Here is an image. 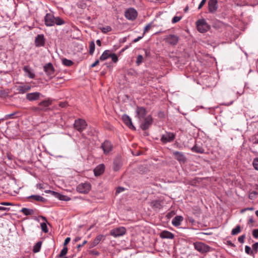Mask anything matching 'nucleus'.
<instances>
[{"mask_svg":"<svg viewBox=\"0 0 258 258\" xmlns=\"http://www.w3.org/2000/svg\"><path fill=\"white\" fill-rule=\"evenodd\" d=\"M110 57L111 58L112 60L114 62H116L117 61V60H118V57H117V55L115 53L111 54V55H110Z\"/></svg>","mask_w":258,"mask_h":258,"instance_id":"nucleus-45","label":"nucleus"},{"mask_svg":"<svg viewBox=\"0 0 258 258\" xmlns=\"http://www.w3.org/2000/svg\"><path fill=\"white\" fill-rule=\"evenodd\" d=\"M245 252L250 255H253V250L251 249V248L249 246H245Z\"/></svg>","mask_w":258,"mask_h":258,"instance_id":"nucleus-41","label":"nucleus"},{"mask_svg":"<svg viewBox=\"0 0 258 258\" xmlns=\"http://www.w3.org/2000/svg\"><path fill=\"white\" fill-rule=\"evenodd\" d=\"M252 235L255 238H258V229H254L252 231Z\"/></svg>","mask_w":258,"mask_h":258,"instance_id":"nucleus-50","label":"nucleus"},{"mask_svg":"<svg viewBox=\"0 0 258 258\" xmlns=\"http://www.w3.org/2000/svg\"><path fill=\"white\" fill-rule=\"evenodd\" d=\"M144 34H143L142 36L138 37L137 38H135V39H134V40L133 41V42L136 43V42L139 41L140 40H141L144 37Z\"/></svg>","mask_w":258,"mask_h":258,"instance_id":"nucleus-55","label":"nucleus"},{"mask_svg":"<svg viewBox=\"0 0 258 258\" xmlns=\"http://www.w3.org/2000/svg\"><path fill=\"white\" fill-rule=\"evenodd\" d=\"M100 29L103 33H106L107 32H110L112 30L111 27L109 26H107L105 27L100 28Z\"/></svg>","mask_w":258,"mask_h":258,"instance_id":"nucleus-39","label":"nucleus"},{"mask_svg":"<svg viewBox=\"0 0 258 258\" xmlns=\"http://www.w3.org/2000/svg\"><path fill=\"white\" fill-rule=\"evenodd\" d=\"M252 164L255 170H258V158L254 159Z\"/></svg>","mask_w":258,"mask_h":258,"instance_id":"nucleus-43","label":"nucleus"},{"mask_svg":"<svg viewBox=\"0 0 258 258\" xmlns=\"http://www.w3.org/2000/svg\"><path fill=\"white\" fill-rule=\"evenodd\" d=\"M91 184L89 182H85L79 184L77 186V191L81 194H87L91 189Z\"/></svg>","mask_w":258,"mask_h":258,"instance_id":"nucleus-6","label":"nucleus"},{"mask_svg":"<svg viewBox=\"0 0 258 258\" xmlns=\"http://www.w3.org/2000/svg\"><path fill=\"white\" fill-rule=\"evenodd\" d=\"M51 104V101L49 100H45L40 102L38 105L40 106L41 108H43V110L44 108L48 107Z\"/></svg>","mask_w":258,"mask_h":258,"instance_id":"nucleus-29","label":"nucleus"},{"mask_svg":"<svg viewBox=\"0 0 258 258\" xmlns=\"http://www.w3.org/2000/svg\"><path fill=\"white\" fill-rule=\"evenodd\" d=\"M105 170V165L100 164L97 166L94 169V173L95 176H99L103 173Z\"/></svg>","mask_w":258,"mask_h":258,"instance_id":"nucleus-21","label":"nucleus"},{"mask_svg":"<svg viewBox=\"0 0 258 258\" xmlns=\"http://www.w3.org/2000/svg\"><path fill=\"white\" fill-rule=\"evenodd\" d=\"M124 190L123 187H118L116 190V192H120Z\"/></svg>","mask_w":258,"mask_h":258,"instance_id":"nucleus-60","label":"nucleus"},{"mask_svg":"<svg viewBox=\"0 0 258 258\" xmlns=\"http://www.w3.org/2000/svg\"><path fill=\"white\" fill-rule=\"evenodd\" d=\"M23 71L27 74V76L29 78L31 79H33L35 78V74L32 71H31L30 68L28 66H25L23 68Z\"/></svg>","mask_w":258,"mask_h":258,"instance_id":"nucleus-25","label":"nucleus"},{"mask_svg":"<svg viewBox=\"0 0 258 258\" xmlns=\"http://www.w3.org/2000/svg\"><path fill=\"white\" fill-rule=\"evenodd\" d=\"M136 116L139 119L141 120L145 118L147 114L146 109L143 106H137L136 109Z\"/></svg>","mask_w":258,"mask_h":258,"instance_id":"nucleus-10","label":"nucleus"},{"mask_svg":"<svg viewBox=\"0 0 258 258\" xmlns=\"http://www.w3.org/2000/svg\"><path fill=\"white\" fill-rule=\"evenodd\" d=\"M87 126V123L86 121L81 118L75 120L74 123V128L80 133L86 129Z\"/></svg>","mask_w":258,"mask_h":258,"instance_id":"nucleus-3","label":"nucleus"},{"mask_svg":"<svg viewBox=\"0 0 258 258\" xmlns=\"http://www.w3.org/2000/svg\"><path fill=\"white\" fill-rule=\"evenodd\" d=\"M68 248L66 246H64L63 248L61 249L60 253L58 255L57 257L59 258L63 257L64 255H66L68 252Z\"/></svg>","mask_w":258,"mask_h":258,"instance_id":"nucleus-37","label":"nucleus"},{"mask_svg":"<svg viewBox=\"0 0 258 258\" xmlns=\"http://www.w3.org/2000/svg\"><path fill=\"white\" fill-rule=\"evenodd\" d=\"M138 16L137 11L134 8H129L126 10L124 13L125 17L130 20H134Z\"/></svg>","mask_w":258,"mask_h":258,"instance_id":"nucleus-8","label":"nucleus"},{"mask_svg":"<svg viewBox=\"0 0 258 258\" xmlns=\"http://www.w3.org/2000/svg\"><path fill=\"white\" fill-rule=\"evenodd\" d=\"M181 19V17L179 16H175L173 18L172 20V23H176L178 22H179Z\"/></svg>","mask_w":258,"mask_h":258,"instance_id":"nucleus-47","label":"nucleus"},{"mask_svg":"<svg viewBox=\"0 0 258 258\" xmlns=\"http://www.w3.org/2000/svg\"><path fill=\"white\" fill-rule=\"evenodd\" d=\"M87 243V240H84L83 241V242L82 243V244H78L77 246V248H78L79 249H80V248H81V247L83 246L85 244H86Z\"/></svg>","mask_w":258,"mask_h":258,"instance_id":"nucleus-57","label":"nucleus"},{"mask_svg":"<svg viewBox=\"0 0 258 258\" xmlns=\"http://www.w3.org/2000/svg\"><path fill=\"white\" fill-rule=\"evenodd\" d=\"M245 238V235H241L240 236H239L238 238V241L241 243H243L244 241V239Z\"/></svg>","mask_w":258,"mask_h":258,"instance_id":"nucleus-51","label":"nucleus"},{"mask_svg":"<svg viewBox=\"0 0 258 258\" xmlns=\"http://www.w3.org/2000/svg\"><path fill=\"white\" fill-rule=\"evenodd\" d=\"M145 55L146 56H149L150 55V51L149 50L145 49Z\"/></svg>","mask_w":258,"mask_h":258,"instance_id":"nucleus-59","label":"nucleus"},{"mask_svg":"<svg viewBox=\"0 0 258 258\" xmlns=\"http://www.w3.org/2000/svg\"><path fill=\"white\" fill-rule=\"evenodd\" d=\"M144 119V121L140 124V127L142 130L145 131L148 129L152 125L153 123V118L151 115H148Z\"/></svg>","mask_w":258,"mask_h":258,"instance_id":"nucleus-9","label":"nucleus"},{"mask_svg":"<svg viewBox=\"0 0 258 258\" xmlns=\"http://www.w3.org/2000/svg\"><path fill=\"white\" fill-rule=\"evenodd\" d=\"M198 30L201 33H204L208 31L210 28L205 19L199 20L197 22Z\"/></svg>","mask_w":258,"mask_h":258,"instance_id":"nucleus-2","label":"nucleus"},{"mask_svg":"<svg viewBox=\"0 0 258 258\" xmlns=\"http://www.w3.org/2000/svg\"><path fill=\"white\" fill-rule=\"evenodd\" d=\"M143 60V56L141 54L138 55L137 56V60L136 61L137 65L140 66L142 63Z\"/></svg>","mask_w":258,"mask_h":258,"instance_id":"nucleus-40","label":"nucleus"},{"mask_svg":"<svg viewBox=\"0 0 258 258\" xmlns=\"http://www.w3.org/2000/svg\"><path fill=\"white\" fill-rule=\"evenodd\" d=\"M172 154L177 161L180 163H184L186 161V158L184 155L182 153L178 151H173Z\"/></svg>","mask_w":258,"mask_h":258,"instance_id":"nucleus-17","label":"nucleus"},{"mask_svg":"<svg viewBox=\"0 0 258 258\" xmlns=\"http://www.w3.org/2000/svg\"><path fill=\"white\" fill-rule=\"evenodd\" d=\"M241 231V227L240 225H237L236 227L232 230L231 234L235 235L238 234Z\"/></svg>","mask_w":258,"mask_h":258,"instance_id":"nucleus-38","label":"nucleus"},{"mask_svg":"<svg viewBox=\"0 0 258 258\" xmlns=\"http://www.w3.org/2000/svg\"><path fill=\"white\" fill-rule=\"evenodd\" d=\"M125 227L121 226L111 229L110 231V235L114 237H117L123 236L126 233Z\"/></svg>","mask_w":258,"mask_h":258,"instance_id":"nucleus-4","label":"nucleus"},{"mask_svg":"<svg viewBox=\"0 0 258 258\" xmlns=\"http://www.w3.org/2000/svg\"><path fill=\"white\" fill-rule=\"evenodd\" d=\"M160 236L162 238H167L170 239H173L174 237V235L173 233L166 230H164L161 232Z\"/></svg>","mask_w":258,"mask_h":258,"instance_id":"nucleus-24","label":"nucleus"},{"mask_svg":"<svg viewBox=\"0 0 258 258\" xmlns=\"http://www.w3.org/2000/svg\"><path fill=\"white\" fill-rule=\"evenodd\" d=\"M42 242L41 241H38L33 246V252L37 253L40 251Z\"/></svg>","mask_w":258,"mask_h":258,"instance_id":"nucleus-30","label":"nucleus"},{"mask_svg":"<svg viewBox=\"0 0 258 258\" xmlns=\"http://www.w3.org/2000/svg\"><path fill=\"white\" fill-rule=\"evenodd\" d=\"M10 210V208H6L3 206H0V211H9Z\"/></svg>","mask_w":258,"mask_h":258,"instance_id":"nucleus-58","label":"nucleus"},{"mask_svg":"<svg viewBox=\"0 0 258 258\" xmlns=\"http://www.w3.org/2000/svg\"><path fill=\"white\" fill-rule=\"evenodd\" d=\"M122 119L123 122L130 128H131L133 130H136V127L133 124L132 119L128 115H127L126 114H123L122 116Z\"/></svg>","mask_w":258,"mask_h":258,"instance_id":"nucleus-20","label":"nucleus"},{"mask_svg":"<svg viewBox=\"0 0 258 258\" xmlns=\"http://www.w3.org/2000/svg\"><path fill=\"white\" fill-rule=\"evenodd\" d=\"M81 239V238L79 236H78V237H76L74 239V241L75 242H78L79 240H80Z\"/></svg>","mask_w":258,"mask_h":258,"instance_id":"nucleus-62","label":"nucleus"},{"mask_svg":"<svg viewBox=\"0 0 258 258\" xmlns=\"http://www.w3.org/2000/svg\"><path fill=\"white\" fill-rule=\"evenodd\" d=\"M28 199H33L35 201L42 202H44L45 201V199L39 195H31L28 197Z\"/></svg>","mask_w":258,"mask_h":258,"instance_id":"nucleus-31","label":"nucleus"},{"mask_svg":"<svg viewBox=\"0 0 258 258\" xmlns=\"http://www.w3.org/2000/svg\"><path fill=\"white\" fill-rule=\"evenodd\" d=\"M64 21L62 20L60 17H55V20L54 21V25L55 24L57 25H61L64 24Z\"/></svg>","mask_w":258,"mask_h":258,"instance_id":"nucleus-35","label":"nucleus"},{"mask_svg":"<svg viewBox=\"0 0 258 258\" xmlns=\"http://www.w3.org/2000/svg\"><path fill=\"white\" fill-rule=\"evenodd\" d=\"M151 25H152L151 23H150V24H148L145 27L144 30V33H143L144 35L150 30V29L151 27Z\"/></svg>","mask_w":258,"mask_h":258,"instance_id":"nucleus-48","label":"nucleus"},{"mask_svg":"<svg viewBox=\"0 0 258 258\" xmlns=\"http://www.w3.org/2000/svg\"><path fill=\"white\" fill-rule=\"evenodd\" d=\"M165 40L170 45H175L179 41V37L174 34H169L166 37Z\"/></svg>","mask_w":258,"mask_h":258,"instance_id":"nucleus-11","label":"nucleus"},{"mask_svg":"<svg viewBox=\"0 0 258 258\" xmlns=\"http://www.w3.org/2000/svg\"><path fill=\"white\" fill-rule=\"evenodd\" d=\"M253 143L258 144V134L255 135V141Z\"/></svg>","mask_w":258,"mask_h":258,"instance_id":"nucleus-61","label":"nucleus"},{"mask_svg":"<svg viewBox=\"0 0 258 258\" xmlns=\"http://www.w3.org/2000/svg\"><path fill=\"white\" fill-rule=\"evenodd\" d=\"M20 212L23 213L26 216L31 215L34 214V211L33 209H27L26 208H22Z\"/></svg>","mask_w":258,"mask_h":258,"instance_id":"nucleus-32","label":"nucleus"},{"mask_svg":"<svg viewBox=\"0 0 258 258\" xmlns=\"http://www.w3.org/2000/svg\"><path fill=\"white\" fill-rule=\"evenodd\" d=\"M45 43V40L43 34H38L35 39V45L36 47L44 46Z\"/></svg>","mask_w":258,"mask_h":258,"instance_id":"nucleus-14","label":"nucleus"},{"mask_svg":"<svg viewBox=\"0 0 258 258\" xmlns=\"http://www.w3.org/2000/svg\"><path fill=\"white\" fill-rule=\"evenodd\" d=\"M50 192H52V195H53L55 198L58 199L59 200L61 201H69L71 200V199L64 195H61L58 192L54 191H50Z\"/></svg>","mask_w":258,"mask_h":258,"instance_id":"nucleus-22","label":"nucleus"},{"mask_svg":"<svg viewBox=\"0 0 258 258\" xmlns=\"http://www.w3.org/2000/svg\"><path fill=\"white\" fill-rule=\"evenodd\" d=\"M110 51L109 50H105L102 55L100 57V60L101 61H104L107 59L108 57H110L111 55V53H109Z\"/></svg>","mask_w":258,"mask_h":258,"instance_id":"nucleus-28","label":"nucleus"},{"mask_svg":"<svg viewBox=\"0 0 258 258\" xmlns=\"http://www.w3.org/2000/svg\"><path fill=\"white\" fill-rule=\"evenodd\" d=\"M43 70L49 80L53 77L55 69L51 62H49L44 66Z\"/></svg>","mask_w":258,"mask_h":258,"instance_id":"nucleus-5","label":"nucleus"},{"mask_svg":"<svg viewBox=\"0 0 258 258\" xmlns=\"http://www.w3.org/2000/svg\"><path fill=\"white\" fill-rule=\"evenodd\" d=\"M191 151L193 152L197 153H203L204 152V149L198 146L197 145H195L192 148Z\"/></svg>","mask_w":258,"mask_h":258,"instance_id":"nucleus-33","label":"nucleus"},{"mask_svg":"<svg viewBox=\"0 0 258 258\" xmlns=\"http://www.w3.org/2000/svg\"><path fill=\"white\" fill-rule=\"evenodd\" d=\"M96 44L97 45L101 46V42L99 39L96 40Z\"/></svg>","mask_w":258,"mask_h":258,"instance_id":"nucleus-64","label":"nucleus"},{"mask_svg":"<svg viewBox=\"0 0 258 258\" xmlns=\"http://www.w3.org/2000/svg\"><path fill=\"white\" fill-rule=\"evenodd\" d=\"M104 236L103 235L100 234L98 235L93 241L92 243L91 244L90 247H93L97 245L100 241L102 239Z\"/></svg>","mask_w":258,"mask_h":258,"instance_id":"nucleus-26","label":"nucleus"},{"mask_svg":"<svg viewBox=\"0 0 258 258\" xmlns=\"http://www.w3.org/2000/svg\"><path fill=\"white\" fill-rule=\"evenodd\" d=\"M227 244L231 246H232V247H234L235 246L234 244L233 243H232V242L231 241H227Z\"/></svg>","mask_w":258,"mask_h":258,"instance_id":"nucleus-63","label":"nucleus"},{"mask_svg":"<svg viewBox=\"0 0 258 258\" xmlns=\"http://www.w3.org/2000/svg\"><path fill=\"white\" fill-rule=\"evenodd\" d=\"M62 63L67 67H71L73 65L74 62L70 59H68L66 58H63L61 59Z\"/></svg>","mask_w":258,"mask_h":258,"instance_id":"nucleus-34","label":"nucleus"},{"mask_svg":"<svg viewBox=\"0 0 258 258\" xmlns=\"http://www.w3.org/2000/svg\"><path fill=\"white\" fill-rule=\"evenodd\" d=\"M55 20V17L49 13L46 14L44 17L45 24L46 26L50 27L54 25V21Z\"/></svg>","mask_w":258,"mask_h":258,"instance_id":"nucleus-16","label":"nucleus"},{"mask_svg":"<svg viewBox=\"0 0 258 258\" xmlns=\"http://www.w3.org/2000/svg\"><path fill=\"white\" fill-rule=\"evenodd\" d=\"M122 163L121 161V158L120 156H116L113 162V169L114 171L119 170L121 166Z\"/></svg>","mask_w":258,"mask_h":258,"instance_id":"nucleus-15","label":"nucleus"},{"mask_svg":"<svg viewBox=\"0 0 258 258\" xmlns=\"http://www.w3.org/2000/svg\"><path fill=\"white\" fill-rule=\"evenodd\" d=\"M99 63V59H97L93 63H92L91 65V68H94L95 67H96L97 65H98Z\"/></svg>","mask_w":258,"mask_h":258,"instance_id":"nucleus-56","label":"nucleus"},{"mask_svg":"<svg viewBox=\"0 0 258 258\" xmlns=\"http://www.w3.org/2000/svg\"><path fill=\"white\" fill-rule=\"evenodd\" d=\"M31 89V86L29 85L21 83V85L17 87L16 90L18 93L24 94Z\"/></svg>","mask_w":258,"mask_h":258,"instance_id":"nucleus-18","label":"nucleus"},{"mask_svg":"<svg viewBox=\"0 0 258 258\" xmlns=\"http://www.w3.org/2000/svg\"><path fill=\"white\" fill-rule=\"evenodd\" d=\"M183 218L181 216H176L172 220V224L176 227L180 225L181 222L183 221Z\"/></svg>","mask_w":258,"mask_h":258,"instance_id":"nucleus-23","label":"nucleus"},{"mask_svg":"<svg viewBox=\"0 0 258 258\" xmlns=\"http://www.w3.org/2000/svg\"><path fill=\"white\" fill-rule=\"evenodd\" d=\"M101 148L103 150L104 153L107 154L112 151L113 146L111 142L105 140L101 145Z\"/></svg>","mask_w":258,"mask_h":258,"instance_id":"nucleus-13","label":"nucleus"},{"mask_svg":"<svg viewBox=\"0 0 258 258\" xmlns=\"http://www.w3.org/2000/svg\"><path fill=\"white\" fill-rule=\"evenodd\" d=\"M175 138V134L173 133L166 132L161 137V141L163 144L172 142Z\"/></svg>","mask_w":258,"mask_h":258,"instance_id":"nucleus-7","label":"nucleus"},{"mask_svg":"<svg viewBox=\"0 0 258 258\" xmlns=\"http://www.w3.org/2000/svg\"><path fill=\"white\" fill-rule=\"evenodd\" d=\"M151 206L154 209H160L162 208L161 202L158 200L152 201L150 204Z\"/></svg>","mask_w":258,"mask_h":258,"instance_id":"nucleus-27","label":"nucleus"},{"mask_svg":"<svg viewBox=\"0 0 258 258\" xmlns=\"http://www.w3.org/2000/svg\"><path fill=\"white\" fill-rule=\"evenodd\" d=\"M41 95V93L37 92L29 93L26 94V98L30 101H34L38 100Z\"/></svg>","mask_w":258,"mask_h":258,"instance_id":"nucleus-19","label":"nucleus"},{"mask_svg":"<svg viewBox=\"0 0 258 258\" xmlns=\"http://www.w3.org/2000/svg\"><path fill=\"white\" fill-rule=\"evenodd\" d=\"M206 1H207V0H202L201 1V2L200 3V4H199V7H198L199 10H200L201 9H202V8L203 7V6L205 4Z\"/></svg>","mask_w":258,"mask_h":258,"instance_id":"nucleus-53","label":"nucleus"},{"mask_svg":"<svg viewBox=\"0 0 258 258\" xmlns=\"http://www.w3.org/2000/svg\"><path fill=\"white\" fill-rule=\"evenodd\" d=\"M95 48V43L93 41H92L89 43V53L92 55L94 52Z\"/></svg>","mask_w":258,"mask_h":258,"instance_id":"nucleus-36","label":"nucleus"},{"mask_svg":"<svg viewBox=\"0 0 258 258\" xmlns=\"http://www.w3.org/2000/svg\"><path fill=\"white\" fill-rule=\"evenodd\" d=\"M257 195V192L256 191H252L250 192L249 195V198L250 199H253L255 198V196Z\"/></svg>","mask_w":258,"mask_h":258,"instance_id":"nucleus-44","label":"nucleus"},{"mask_svg":"<svg viewBox=\"0 0 258 258\" xmlns=\"http://www.w3.org/2000/svg\"><path fill=\"white\" fill-rule=\"evenodd\" d=\"M41 229L42 230L45 232V233H47L48 232V229H47V225L46 223H42L41 224Z\"/></svg>","mask_w":258,"mask_h":258,"instance_id":"nucleus-42","label":"nucleus"},{"mask_svg":"<svg viewBox=\"0 0 258 258\" xmlns=\"http://www.w3.org/2000/svg\"><path fill=\"white\" fill-rule=\"evenodd\" d=\"M16 114V112H14L11 114H9L6 115V118H13L14 117V115Z\"/></svg>","mask_w":258,"mask_h":258,"instance_id":"nucleus-52","label":"nucleus"},{"mask_svg":"<svg viewBox=\"0 0 258 258\" xmlns=\"http://www.w3.org/2000/svg\"><path fill=\"white\" fill-rule=\"evenodd\" d=\"M70 240H71L70 237L66 238V239L64 240V241L63 243L64 246H65L66 245H67L70 242Z\"/></svg>","mask_w":258,"mask_h":258,"instance_id":"nucleus-54","label":"nucleus"},{"mask_svg":"<svg viewBox=\"0 0 258 258\" xmlns=\"http://www.w3.org/2000/svg\"><path fill=\"white\" fill-rule=\"evenodd\" d=\"M208 11L211 14L215 13L218 8V1L217 0H209L208 1Z\"/></svg>","mask_w":258,"mask_h":258,"instance_id":"nucleus-12","label":"nucleus"},{"mask_svg":"<svg viewBox=\"0 0 258 258\" xmlns=\"http://www.w3.org/2000/svg\"><path fill=\"white\" fill-rule=\"evenodd\" d=\"M194 245L195 249L203 254L210 251L211 249L209 245L202 242H194Z\"/></svg>","mask_w":258,"mask_h":258,"instance_id":"nucleus-1","label":"nucleus"},{"mask_svg":"<svg viewBox=\"0 0 258 258\" xmlns=\"http://www.w3.org/2000/svg\"><path fill=\"white\" fill-rule=\"evenodd\" d=\"M252 248L253 252L255 251V252L256 253L258 249V242L253 244L252 246Z\"/></svg>","mask_w":258,"mask_h":258,"instance_id":"nucleus-49","label":"nucleus"},{"mask_svg":"<svg viewBox=\"0 0 258 258\" xmlns=\"http://www.w3.org/2000/svg\"><path fill=\"white\" fill-rule=\"evenodd\" d=\"M31 110L34 112H39L40 111L43 110V108H41L40 107L34 106L32 107Z\"/></svg>","mask_w":258,"mask_h":258,"instance_id":"nucleus-46","label":"nucleus"}]
</instances>
